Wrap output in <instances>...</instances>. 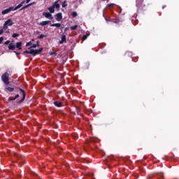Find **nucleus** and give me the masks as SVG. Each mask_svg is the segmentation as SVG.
<instances>
[{
  "label": "nucleus",
  "mask_w": 179,
  "mask_h": 179,
  "mask_svg": "<svg viewBox=\"0 0 179 179\" xmlns=\"http://www.w3.org/2000/svg\"><path fill=\"white\" fill-rule=\"evenodd\" d=\"M17 90L20 92V94H22V97L20 100H17L16 103L17 104H22V103L26 100V92L20 87H18Z\"/></svg>",
  "instance_id": "obj_1"
},
{
  "label": "nucleus",
  "mask_w": 179,
  "mask_h": 179,
  "mask_svg": "<svg viewBox=\"0 0 179 179\" xmlns=\"http://www.w3.org/2000/svg\"><path fill=\"white\" fill-rule=\"evenodd\" d=\"M1 80L4 83V85H6V86H8V85H9V83H10L9 73L6 72L1 76Z\"/></svg>",
  "instance_id": "obj_2"
},
{
  "label": "nucleus",
  "mask_w": 179,
  "mask_h": 179,
  "mask_svg": "<svg viewBox=\"0 0 179 179\" xmlns=\"http://www.w3.org/2000/svg\"><path fill=\"white\" fill-rule=\"evenodd\" d=\"M12 25H13V21H12V19H8L4 22L3 25V29L4 30H6V29H8V26H12Z\"/></svg>",
  "instance_id": "obj_3"
},
{
  "label": "nucleus",
  "mask_w": 179,
  "mask_h": 179,
  "mask_svg": "<svg viewBox=\"0 0 179 179\" xmlns=\"http://www.w3.org/2000/svg\"><path fill=\"white\" fill-rule=\"evenodd\" d=\"M41 52H43V48H41L38 50L31 49L30 50V53L31 55H38V54H41Z\"/></svg>",
  "instance_id": "obj_4"
},
{
  "label": "nucleus",
  "mask_w": 179,
  "mask_h": 179,
  "mask_svg": "<svg viewBox=\"0 0 179 179\" xmlns=\"http://www.w3.org/2000/svg\"><path fill=\"white\" fill-rule=\"evenodd\" d=\"M12 10H15V8L13 6L9 7L8 8H6L5 10H3L1 13L2 15H6L7 13H9V12H12Z\"/></svg>",
  "instance_id": "obj_5"
},
{
  "label": "nucleus",
  "mask_w": 179,
  "mask_h": 179,
  "mask_svg": "<svg viewBox=\"0 0 179 179\" xmlns=\"http://www.w3.org/2000/svg\"><path fill=\"white\" fill-rule=\"evenodd\" d=\"M43 15L45 16V17H46L47 19H50V20H52L53 19L52 15L51 14V13L44 12L43 13Z\"/></svg>",
  "instance_id": "obj_6"
},
{
  "label": "nucleus",
  "mask_w": 179,
  "mask_h": 179,
  "mask_svg": "<svg viewBox=\"0 0 179 179\" xmlns=\"http://www.w3.org/2000/svg\"><path fill=\"white\" fill-rule=\"evenodd\" d=\"M52 6L54 7V9L56 8L57 11L59 10V8H61V6L58 3V1H55Z\"/></svg>",
  "instance_id": "obj_7"
},
{
  "label": "nucleus",
  "mask_w": 179,
  "mask_h": 179,
  "mask_svg": "<svg viewBox=\"0 0 179 179\" xmlns=\"http://www.w3.org/2000/svg\"><path fill=\"white\" fill-rule=\"evenodd\" d=\"M55 16L57 22H61L62 20V13H58Z\"/></svg>",
  "instance_id": "obj_8"
},
{
  "label": "nucleus",
  "mask_w": 179,
  "mask_h": 179,
  "mask_svg": "<svg viewBox=\"0 0 179 179\" xmlns=\"http://www.w3.org/2000/svg\"><path fill=\"white\" fill-rule=\"evenodd\" d=\"M26 3V1L23 0L20 4H18L17 6L14 8L15 10H17V9H20L23 5Z\"/></svg>",
  "instance_id": "obj_9"
},
{
  "label": "nucleus",
  "mask_w": 179,
  "mask_h": 179,
  "mask_svg": "<svg viewBox=\"0 0 179 179\" xmlns=\"http://www.w3.org/2000/svg\"><path fill=\"white\" fill-rule=\"evenodd\" d=\"M64 43H66V36L65 34L62 35V39L59 41V44H64Z\"/></svg>",
  "instance_id": "obj_10"
},
{
  "label": "nucleus",
  "mask_w": 179,
  "mask_h": 179,
  "mask_svg": "<svg viewBox=\"0 0 179 179\" xmlns=\"http://www.w3.org/2000/svg\"><path fill=\"white\" fill-rule=\"evenodd\" d=\"M53 104H54V106H55V107H62V101H54Z\"/></svg>",
  "instance_id": "obj_11"
},
{
  "label": "nucleus",
  "mask_w": 179,
  "mask_h": 179,
  "mask_svg": "<svg viewBox=\"0 0 179 179\" xmlns=\"http://www.w3.org/2000/svg\"><path fill=\"white\" fill-rule=\"evenodd\" d=\"M38 45H36V43H33L31 45V46L29 48V50H30V48H37V47H40V41H37Z\"/></svg>",
  "instance_id": "obj_12"
},
{
  "label": "nucleus",
  "mask_w": 179,
  "mask_h": 179,
  "mask_svg": "<svg viewBox=\"0 0 179 179\" xmlns=\"http://www.w3.org/2000/svg\"><path fill=\"white\" fill-rule=\"evenodd\" d=\"M16 49V45H13V43H10L8 45V50H11L13 51V50Z\"/></svg>",
  "instance_id": "obj_13"
},
{
  "label": "nucleus",
  "mask_w": 179,
  "mask_h": 179,
  "mask_svg": "<svg viewBox=\"0 0 179 179\" xmlns=\"http://www.w3.org/2000/svg\"><path fill=\"white\" fill-rule=\"evenodd\" d=\"M50 21H42L39 23V26H47L50 23Z\"/></svg>",
  "instance_id": "obj_14"
},
{
  "label": "nucleus",
  "mask_w": 179,
  "mask_h": 179,
  "mask_svg": "<svg viewBox=\"0 0 179 179\" xmlns=\"http://www.w3.org/2000/svg\"><path fill=\"white\" fill-rule=\"evenodd\" d=\"M48 10H49L50 13H54L55 12V8H54L53 6L48 8Z\"/></svg>",
  "instance_id": "obj_15"
},
{
  "label": "nucleus",
  "mask_w": 179,
  "mask_h": 179,
  "mask_svg": "<svg viewBox=\"0 0 179 179\" xmlns=\"http://www.w3.org/2000/svg\"><path fill=\"white\" fill-rule=\"evenodd\" d=\"M15 48H17V50H22V42H17L15 45Z\"/></svg>",
  "instance_id": "obj_16"
},
{
  "label": "nucleus",
  "mask_w": 179,
  "mask_h": 179,
  "mask_svg": "<svg viewBox=\"0 0 179 179\" xmlns=\"http://www.w3.org/2000/svg\"><path fill=\"white\" fill-rule=\"evenodd\" d=\"M6 90H7L8 92H13V90H15V88L10 87L7 85V86H6Z\"/></svg>",
  "instance_id": "obj_17"
},
{
  "label": "nucleus",
  "mask_w": 179,
  "mask_h": 179,
  "mask_svg": "<svg viewBox=\"0 0 179 179\" xmlns=\"http://www.w3.org/2000/svg\"><path fill=\"white\" fill-rule=\"evenodd\" d=\"M50 27H61V24L59 23L51 24Z\"/></svg>",
  "instance_id": "obj_18"
},
{
  "label": "nucleus",
  "mask_w": 179,
  "mask_h": 179,
  "mask_svg": "<svg viewBox=\"0 0 179 179\" xmlns=\"http://www.w3.org/2000/svg\"><path fill=\"white\" fill-rule=\"evenodd\" d=\"M29 6H31V3L24 6L22 8H20V10H24V9H27Z\"/></svg>",
  "instance_id": "obj_19"
},
{
  "label": "nucleus",
  "mask_w": 179,
  "mask_h": 179,
  "mask_svg": "<svg viewBox=\"0 0 179 179\" xmlns=\"http://www.w3.org/2000/svg\"><path fill=\"white\" fill-rule=\"evenodd\" d=\"M44 37H47V35L41 34L40 36H37V38H38L39 40H41L44 38Z\"/></svg>",
  "instance_id": "obj_20"
},
{
  "label": "nucleus",
  "mask_w": 179,
  "mask_h": 179,
  "mask_svg": "<svg viewBox=\"0 0 179 179\" xmlns=\"http://www.w3.org/2000/svg\"><path fill=\"white\" fill-rule=\"evenodd\" d=\"M62 8H66L68 6V4H66V0H65L62 5Z\"/></svg>",
  "instance_id": "obj_21"
},
{
  "label": "nucleus",
  "mask_w": 179,
  "mask_h": 179,
  "mask_svg": "<svg viewBox=\"0 0 179 179\" xmlns=\"http://www.w3.org/2000/svg\"><path fill=\"white\" fill-rule=\"evenodd\" d=\"M19 36H20V34L14 33V34L12 35V37H13V38H16V37H19Z\"/></svg>",
  "instance_id": "obj_22"
},
{
  "label": "nucleus",
  "mask_w": 179,
  "mask_h": 179,
  "mask_svg": "<svg viewBox=\"0 0 179 179\" xmlns=\"http://www.w3.org/2000/svg\"><path fill=\"white\" fill-rule=\"evenodd\" d=\"M113 6H115V3H109L106 6L107 8H113Z\"/></svg>",
  "instance_id": "obj_23"
},
{
  "label": "nucleus",
  "mask_w": 179,
  "mask_h": 179,
  "mask_svg": "<svg viewBox=\"0 0 179 179\" xmlns=\"http://www.w3.org/2000/svg\"><path fill=\"white\" fill-rule=\"evenodd\" d=\"M87 37H89V35H87V34L83 35V36L82 38V41H85V40H86L87 38Z\"/></svg>",
  "instance_id": "obj_24"
},
{
  "label": "nucleus",
  "mask_w": 179,
  "mask_h": 179,
  "mask_svg": "<svg viewBox=\"0 0 179 179\" xmlns=\"http://www.w3.org/2000/svg\"><path fill=\"white\" fill-rule=\"evenodd\" d=\"M71 16H73V17H76L78 16V13L73 11L71 14Z\"/></svg>",
  "instance_id": "obj_25"
},
{
  "label": "nucleus",
  "mask_w": 179,
  "mask_h": 179,
  "mask_svg": "<svg viewBox=\"0 0 179 179\" xmlns=\"http://www.w3.org/2000/svg\"><path fill=\"white\" fill-rule=\"evenodd\" d=\"M76 29H78V25H74L71 27V30H76Z\"/></svg>",
  "instance_id": "obj_26"
},
{
  "label": "nucleus",
  "mask_w": 179,
  "mask_h": 179,
  "mask_svg": "<svg viewBox=\"0 0 179 179\" xmlns=\"http://www.w3.org/2000/svg\"><path fill=\"white\" fill-rule=\"evenodd\" d=\"M76 110L77 114H80V108L77 107V108H76Z\"/></svg>",
  "instance_id": "obj_27"
},
{
  "label": "nucleus",
  "mask_w": 179,
  "mask_h": 179,
  "mask_svg": "<svg viewBox=\"0 0 179 179\" xmlns=\"http://www.w3.org/2000/svg\"><path fill=\"white\" fill-rule=\"evenodd\" d=\"M13 100H15V98H12V96H10L8 98V101H13Z\"/></svg>",
  "instance_id": "obj_28"
},
{
  "label": "nucleus",
  "mask_w": 179,
  "mask_h": 179,
  "mask_svg": "<svg viewBox=\"0 0 179 179\" xmlns=\"http://www.w3.org/2000/svg\"><path fill=\"white\" fill-rule=\"evenodd\" d=\"M30 45H32L31 42H28V43H27L26 47H29V46H30Z\"/></svg>",
  "instance_id": "obj_29"
},
{
  "label": "nucleus",
  "mask_w": 179,
  "mask_h": 179,
  "mask_svg": "<svg viewBox=\"0 0 179 179\" xmlns=\"http://www.w3.org/2000/svg\"><path fill=\"white\" fill-rule=\"evenodd\" d=\"M19 97H20V95H19V94H17L15 97H14V99L16 100V99H19Z\"/></svg>",
  "instance_id": "obj_30"
},
{
  "label": "nucleus",
  "mask_w": 179,
  "mask_h": 179,
  "mask_svg": "<svg viewBox=\"0 0 179 179\" xmlns=\"http://www.w3.org/2000/svg\"><path fill=\"white\" fill-rule=\"evenodd\" d=\"M9 43H10V41H6V42H4V45H8V44H9Z\"/></svg>",
  "instance_id": "obj_31"
},
{
  "label": "nucleus",
  "mask_w": 179,
  "mask_h": 179,
  "mask_svg": "<svg viewBox=\"0 0 179 179\" xmlns=\"http://www.w3.org/2000/svg\"><path fill=\"white\" fill-rule=\"evenodd\" d=\"M3 41V37H0V44H2V42Z\"/></svg>",
  "instance_id": "obj_32"
},
{
  "label": "nucleus",
  "mask_w": 179,
  "mask_h": 179,
  "mask_svg": "<svg viewBox=\"0 0 179 179\" xmlns=\"http://www.w3.org/2000/svg\"><path fill=\"white\" fill-rule=\"evenodd\" d=\"M24 54H31V53L29 50H25L24 51Z\"/></svg>",
  "instance_id": "obj_33"
},
{
  "label": "nucleus",
  "mask_w": 179,
  "mask_h": 179,
  "mask_svg": "<svg viewBox=\"0 0 179 179\" xmlns=\"http://www.w3.org/2000/svg\"><path fill=\"white\" fill-rule=\"evenodd\" d=\"M1 34H3V29H0V36H1Z\"/></svg>",
  "instance_id": "obj_34"
},
{
  "label": "nucleus",
  "mask_w": 179,
  "mask_h": 179,
  "mask_svg": "<svg viewBox=\"0 0 179 179\" xmlns=\"http://www.w3.org/2000/svg\"><path fill=\"white\" fill-rule=\"evenodd\" d=\"M14 52H15V55H20V52H17L16 51H14Z\"/></svg>",
  "instance_id": "obj_35"
},
{
  "label": "nucleus",
  "mask_w": 179,
  "mask_h": 179,
  "mask_svg": "<svg viewBox=\"0 0 179 179\" xmlns=\"http://www.w3.org/2000/svg\"><path fill=\"white\" fill-rule=\"evenodd\" d=\"M91 143H92L93 145H94V140H93V139H91Z\"/></svg>",
  "instance_id": "obj_36"
},
{
  "label": "nucleus",
  "mask_w": 179,
  "mask_h": 179,
  "mask_svg": "<svg viewBox=\"0 0 179 179\" xmlns=\"http://www.w3.org/2000/svg\"><path fill=\"white\" fill-rule=\"evenodd\" d=\"M64 29V25L63 26H60V29L62 30Z\"/></svg>",
  "instance_id": "obj_37"
},
{
  "label": "nucleus",
  "mask_w": 179,
  "mask_h": 179,
  "mask_svg": "<svg viewBox=\"0 0 179 179\" xmlns=\"http://www.w3.org/2000/svg\"><path fill=\"white\" fill-rule=\"evenodd\" d=\"M31 0H26L27 3H29Z\"/></svg>",
  "instance_id": "obj_38"
},
{
  "label": "nucleus",
  "mask_w": 179,
  "mask_h": 179,
  "mask_svg": "<svg viewBox=\"0 0 179 179\" xmlns=\"http://www.w3.org/2000/svg\"><path fill=\"white\" fill-rule=\"evenodd\" d=\"M36 34H40V31H36Z\"/></svg>",
  "instance_id": "obj_39"
},
{
  "label": "nucleus",
  "mask_w": 179,
  "mask_h": 179,
  "mask_svg": "<svg viewBox=\"0 0 179 179\" xmlns=\"http://www.w3.org/2000/svg\"><path fill=\"white\" fill-rule=\"evenodd\" d=\"M54 54H55V55H57V53H55V52H52V53H51V55H54Z\"/></svg>",
  "instance_id": "obj_40"
},
{
  "label": "nucleus",
  "mask_w": 179,
  "mask_h": 179,
  "mask_svg": "<svg viewBox=\"0 0 179 179\" xmlns=\"http://www.w3.org/2000/svg\"><path fill=\"white\" fill-rule=\"evenodd\" d=\"M36 45H38V43L36 42Z\"/></svg>",
  "instance_id": "obj_41"
},
{
  "label": "nucleus",
  "mask_w": 179,
  "mask_h": 179,
  "mask_svg": "<svg viewBox=\"0 0 179 179\" xmlns=\"http://www.w3.org/2000/svg\"><path fill=\"white\" fill-rule=\"evenodd\" d=\"M31 41H34V39H31Z\"/></svg>",
  "instance_id": "obj_42"
},
{
  "label": "nucleus",
  "mask_w": 179,
  "mask_h": 179,
  "mask_svg": "<svg viewBox=\"0 0 179 179\" xmlns=\"http://www.w3.org/2000/svg\"><path fill=\"white\" fill-rule=\"evenodd\" d=\"M57 1H58V2H59L61 0H57Z\"/></svg>",
  "instance_id": "obj_43"
},
{
  "label": "nucleus",
  "mask_w": 179,
  "mask_h": 179,
  "mask_svg": "<svg viewBox=\"0 0 179 179\" xmlns=\"http://www.w3.org/2000/svg\"><path fill=\"white\" fill-rule=\"evenodd\" d=\"M6 33H9V31H7Z\"/></svg>",
  "instance_id": "obj_44"
},
{
  "label": "nucleus",
  "mask_w": 179,
  "mask_h": 179,
  "mask_svg": "<svg viewBox=\"0 0 179 179\" xmlns=\"http://www.w3.org/2000/svg\"><path fill=\"white\" fill-rule=\"evenodd\" d=\"M106 19V20H107V18H105Z\"/></svg>",
  "instance_id": "obj_45"
},
{
  "label": "nucleus",
  "mask_w": 179,
  "mask_h": 179,
  "mask_svg": "<svg viewBox=\"0 0 179 179\" xmlns=\"http://www.w3.org/2000/svg\"><path fill=\"white\" fill-rule=\"evenodd\" d=\"M103 1H106V0H103Z\"/></svg>",
  "instance_id": "obj_46"
}]
</instances>
